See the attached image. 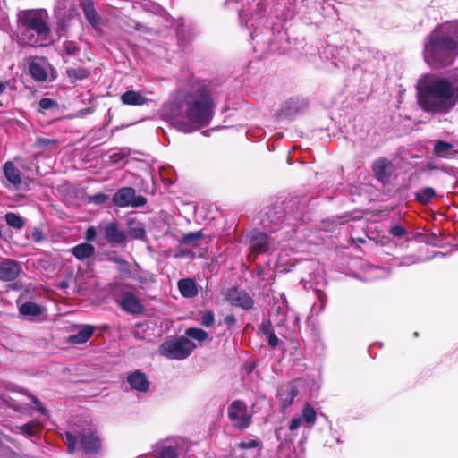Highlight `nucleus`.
I'll list each match as a JSON object with an SVG mask.
<instances>
[{"instance_id":"f257e3e1","label":"nucleus","mask_w":458,"mask_h":458,"mask_svg":"<svg viewBox=\"0 0 458 458\" xmlns=\"http://www.w3.org/2000/svg\"><path fill=\"white\" fill-rule=\"evenodd\" d=\"M458 56V23L444 22L425 38L424 59L428 66L442 69L452 65Z\"/></svg>"},{"instance_id":"f03ea898","label":"nucleus","mask_w":458,"mask_h":458,"mask_svg":"<svg viewBox=\"0 0 458 458\" xmlns=\"http://www.w3.org/2000/svg\"><path fill=\"white\" fill-rule=\"evenodd\" d=\"M48 13L45 9H28L18 13V25L22 29V40L30 47H46L49 44L50 28L47 22Z\"/></svg>"},{"instance_id":"7ed1b4c3","label":"nucleus","mask_w":458,"mask_h":458,"mask_svg":"<svg viewBox=\"0 0 458 458\" xmlns=\"http://www.w3.org/2000/svg\"><path fill=\"white\" fill-rule=\"evenodd\" d=\"M215 106L209 84L204 81L192 84L186 97V119L199 128L205 127L212 120Z\"/></svg>"},{"instance_id":"20e7f679","label":"nucleus","mask_w":458,"mask_h":458,"mask_svg":"<svg viewBox=\"0 0 458 458\" xmlns=\"http://www.w3.org/2000/svg\"><path fill=\"white\" fill-rule=\"evenodd\" d=\"M454 89L445 79L432 80L419 94L418 102L424 112L446 114L454 106Z\"/></svg>"},{"instance_id":"39448f33","label":"nucleus","mask_w":458,"mask_h":458,"mask_svg":"<svg viewBox=\"0 0 458 458\" xmlns=\"http://www.w3.org/2000/svg\"><path fill=\"white\" fill-rule=\"evenodd\" d=\"M64 442L67 445L68 454H74L78 442L81 451L86 454L96 455L101 450V440L91 431H83L78 436L71 431H65Z\"/></svg>"},{"instance_id":"423d86ee","label":"nucleus","mask_w":458,"mask_h":458,"mask_svg":"<svg viewBox=\"0 0 458 458\" xmlns=\"http://www.w3.org/2000/svg\"><path fill=\"white\" fill-rule=\"evenodd\" d=\"M193 349L194 344L189 338L182 336L160 344L159 354L169 360H182L189 357Z\"/></svg>"},{"instance_id":"0eeeda50","label":"nucleus","mask_w":458,"mask_h":458,"mask_svg":"<svg viewBox=\"0 0 458 458\" xmlns=\"http://www.w3.org/2000/svg\"><path fill=\"white\" fill-rule=\"evenodd\" d=\"M228 419L235 428L245 430L251 425V415L248 413V407L241 400L232 402L228 406Z\"/></svg>"},{"instance_id":"6e6552de","label":"nucleus","mask_w":458,"mask_h":458,"mask_svg":"<svg viewBox=\"0 0 458 458\" xmlns=\"http://www.w3.org/2000/svg\"><path fill=\"white\" fill-rule=\"evenodd\" d=\"M113 203L118 208H138L147 204V199L142 195H135V190L132 187L124 186L114 193Z\"/></svg>"},{"instance_id":"1a4fd4ad","label":"nucleus","mask_w":458,"mask_h":458,"mask_svg":"<svg viewBox=\"0 0 458 458\" xmlns=\"http://www.w3.org/2000/svg\"><path fill=\"white\" fill-rule=\"evenodd\" d=\"M225 299L233 307H239L244 310H251L253 307V299L244 290L233 286L225 293Z\"/></svg>"},{"instance_id":"9d476101","label":"nucleus","mask_w":458,"mask_h":458,"mask_svg":"<svg viewBox=\"0 0 458 458\" xmlns=\"http://www.w3.org/2000/svg\"><path fill=\"white\" fill-rule=\"evenodd\" d=\"M284 207L276 206L272 210L267 213V220L270 223H277L282 217L290 214L291 216H296L299 214V200L292 199L288 201H284Z\"/></svg>"},{"instance_id":"9b49d317","label":"nucleus","mask_w":458,"mask_h":458,"mask_svg":"<svg viewBox=\"0 0 458 458\" xmlns=\"http://www.w3.org/2000/svg\"><path fill=\"white\" fill-rule=\"evenodd\" d=\"M117 304L127 314L140 315L144 312L143 303L140 302L132 292L123 293L121 299L117 301Z\"/></svg>"},{"instance_id":"f8f14e48","label":"nucleus","mask_w":458,"mask_h":458,"mask_svg":"<svg viewBox=\"0 0 458 458\" xmlns=\"http://www.w3.org/2000/svg\"><path fill=\"white\" fill-rule=\"evenodd\" d=\"M308 107V100L304 97H291L281 106L280 115L293 116Z\"/></svg>"},{"instance_id":"ddd939ff","label":"nucleus","mask_w":458,"mask_h":458,"mask_svg":"<svg viewBox=\"0 0 458 458\" xmlns=\"http://www.w3.org/2000/svg\"><path fill=\"white\" fill-rule=\"evenodd\" d=\"M392 161L386 157H378L372 163V172L375 178L381 183H386L392 174Z\"/></svg>"},{"instance_id":"4468645a","label":"nucleus","mask_w":458,"mask_h":458,"mask_svg":"<svg viewBox=\"0 0 458 458\" xmlns=\"http://www.w3.org/2000/svg\"><path fill=\"white\" fill-rule=\"evenodd\" d=\"M104 237L113 245H125L127 234L118 227L117 222H109L104 227Z\"/></svg>"},{"instance_id":"2eb2a0df","label":"nucleus","mask_w":458,"mask_h":458,"mask_svg":"<svg viewBox=\"0 0 458 458\" xmlns=\"http://www.w3.org/2000/svg\"><path fill=\"white\" fill-rule=\"evenodd\" d=\"M21 267L18 261L5 259L0 263V281L12 282L19 277Z\"/></svg>"},{"instance_id":"dca6fc26","label":"nucleus","mask_w":458,"mask_h":458,"mask_svg":"<svg viewBox=\"0 0 458 458\" xmlns=\"http://www.w3.org/2000/svg\"><path fill=\"white\" fill-rule=\"evenodd\" d=\"M268 236L264 232H253L250 235V254L254 257L268 251Z\"/></svg>"},{"instance_id":"f3484780","label":"nucleus","mask_w":458,"mask_h":458,"mask_svg":"<svg viewBox=\"0 0 458 458\" xmlns=\"http://www.w3.org/2000/svg\"><path fill=\"white\" fill-rule=\"evenodd\" d=\"M127 383L131 389L138 392L147 393L149 391L150 382L143 371L136 369L127 375Z\"/></svg>"},{"instance_id":"a211bd4d","label":"nucleus","mask_w":458,"mask_h":458,"mask_svg":"<svg viewBox=\"0 0 458 458\" xmlns=\"http://www.w3.org/2000/svg\"><path fill=\"white\" fill-rule=\"evenodd\" d=\"M126 234L132 240H147V231L145 230L144 223L138 221L136 218H130L127 221Z\"/></svg>"},{"instance_id":"6ab92c4d","label":"nucleus","mask_w":458,"mask_h":458,"mask_svg":"<svg viewBox=\"0 0 458 458\" xmlns=\"http://www.w3.org/2000/svg\"><path fill=\"white\" fill-rule=\"evenodd\" d=\"M432 153L438 158H450L457 154V150L454 149V146L451 142L437 140L434 143Z\"/></svg>"},{"instance_id":"aec40b11","label":"nucleus","mask_w":458,"mask_h":458,"mask_svg":"<svg viewBox=\"0 0 458 458\" xmlns=\"http://www.w3.org/2000/svg\"><path fill=\"white\" fill-rule=\"evenodd\" d=\"M95 327L91 325H85L79 329L77 334L71 335L67 338V343L71 344H85L90 340L91 335L94 334Z\"/></svg>"},{"instance_id":"412c9836","label":"nucleus","mask_w":458,"mask_h":458,"mask_svg":"<svg viewBox=\"0 0 458 458\" xmlns=\"http://www.w3.org/2000/svg\"><path fill=\"white\" fill-rule=\"evenodd\" d=\"M177 290L184 298H194L199 294L196 282L193 278H183L177 282Z\"/></svg>"},{"instance_id":"4be33fe9","label":"nucleus","mask_w":458,"mask_h":458,"mask_svg":"<svg viewBox=\"0 0 458 458\" xmlns=\"http://www.w3.org/2000/svg\"><path fill=\"white\" fill-rule=\"evenodd\" d=\"M297 395L298 388L293 384H284L278 390V396H280L284 409L290 407Z\"/></svg>"},{"instance_id":"5701e85b","label":"nucleus","mask_w":458,"mask_h":458,"mask_svg":"<svg viewBox=\"0 0 458 458\" xmlns=\"http://www.w3.org/2000/svg\"><path fill=\"white\" fill-rule=\"evenodd\" d=\"M79 5H81V10H83L88 23L93 26V28L98 27L99 24V15L95 11L94 2L92 0H81Z\"/></svg>"},{"instance_id":"b1692460","label":"nucleus","mask_w":458,"mask_h":458,"mask_svg":"<svg viewBox=\"0 0 458 458\" xmlns=\"http://www.w3.org/2000/svg\"><path fill=\"white\" fill-rule=\"evenodd\" d=\"M35 59H45L41 57H34L31 56L28 58V68L30 76H31L34 81L38 82H44L47 81V72L45 68L42 67L39 64L35 62Z\"/></svg>"},{"instance_id":"393cba45","label":"nucleus","mask_w":458,"mask_h":458,"mask_svg":"<svg viewBox=\"0 0 458 458\" xmlns=\"http://www.w3.org/2000/svg\"><path fill=\"white\" fill-rule=\"evenodd\" d=\"M71 253L73 254L75 259L79 261H84L94 256L95 247L89 242L80 243L72 248Z\"/></svg>"},{"instance_id":"a878e982","label":"nucleus","mask_w":458,"mask_h":458,"mask_svg":"<svg viewBox=\"0 0 458 458\" xmlns=\"http://www.w3.org/2000/svg\"><path fill=\"white\" fill-rule=\"evenodd\" d=\"M259 331L267 336L268 347H270L272 350H275L276 347H278L281 342L275 335V332H273L271 321L265 320L261 322V324L259 325Z\"/></svg>"},{"instance_id":"bb28decb","label":"nucleus","mask_w":458,"mask_h":458,"mask_svg":"<svg viewBox=\"0 0 458 458\" xmlns=\"http://www.w3.org/2000/svg\"><path fill=\"white\" fill-rule=\"evenodd\" d=\"M3 173L4 176H5L6 180H8L10 183L13 185H20L21 182H22L20 170L15 166V165H13L12 161H8L4 164Z\"/></svg>"},{"instance_id":"cd10ccee","label":"nucleus","mask_w":458,"mask_h":458,"mask_svg":"<svg viewBox=\"0 0 458 458\" xmlns=\"http://www.w3.org/2000/svg\"><path fill=\"white\" fill-rule=\"evenodd\" d=\"M44 311L41 305L32 301H26L19 308L20 314L26 318L39 317Z\"/></svg>"},{"instance_id":"c85d7f7f","label":"nucleus","mask_w":458,"mask_h":458,"mask_svg":"<svg viewBox=\"0 0 458 458\" xmlns=\"http://www.w3.org/2000/svg\"><path fill=\"white\" fill-rule=\"evenodd\" d=\"M121 102L127 106H142L145 104V98L138 91L129 90L121 95Z\"/></svg>"},{"instance_id":"c756f323","label":"nucleus","mask_w":458,"mask_h":458,"mask_svg":"<svg viewBox=\"0 0 458 458\" xmlns=\"http://www.w3.org/2000/svg\"><path fill=\"white\" fill-rule=\"evenodd\" d=\"M434 197H436V191L431 186H426L415 193V200L422 206L428 205Z\"/></svg>"},{"instance_id":"7c9ffc66","label":"nucleus","mask_w":458,"mask_h":458,"mask_svg":"<svg viewBox=\"0 0 458 458\" xmlns=\"http://www.w3.org/2000/svg\"><path fill=\"white\" fill-rule=\"evenodd\" d=\"M58 102L53 98H43L38 101V112L46 115L49 112L58 111Z\"/></svg>"},{"instance_id":"2f4dec72","label":"nucleus","mask_w":458,"mask_h":458,"mask_svg":"<svg viewBox=\"0 0 458 458\" xmlns=\"http://www.w3.org/2000/svg\"><path fill=\"white\" fill-rule=\"evenodd\" d=\"M65 73H67L72 83H74L77 81H84L90 75V72L87 68H69Z\"/></svg>"},{"instance_id":"473e14b6","label":"nucleus","mask_w":458,"mask_h":458,"mask_svg":"<svg viewBox=\"0 0 458 458\" xmlns=\"http://www.w3.org/2000/svg\"><path fill=\"white\" fill-rule=\"evenodd\" d=\"M32 147H34L35 149L41 150L53 149L58 147V140L38 137L35 140Z\"/></svg>"},{"instance_id":"72a5a7b5","label":"nucleus","mask_w":458,"mask_h":458,"mask_svg":"<svg viewBox=\"0 0 458 458\" xmlns=\"http://www.w3.org/2000/svg\"><path fill=\"white\" fill-rule=\"evenodd\" d=\"M19 430L21 434L25 435L26 437H31L39 432L40 425L38 422L32 420L19 427Z\"/></svg>"},{"instance_id":"f704fd0d","label":"nucleus","mask_w":458,"mask_h":458,"mask_svg":"<svg viewBox=\"0 0 458 458\" xmlns=\"http://www.w3.org/2000/svg\"><path fill=\"white\" fill-rule=\"evenodd\" d=\"M4 217H5L6 224L15 230H21L24 226V220L22 217L14 213H6Z\"/></svg>"},{"instance_id":"c9c22d12","label":"nucleus","mask_w":458,"mask_h":458,"mask_svg":"<svg viewBox=\"0 0 458 458\" xmlns=\"http://www.w3.org/2000/svg\"><path fill=\"white\" fill-rule=\"evenodd\" d=\"M203 239V233L201 231L198 232H190L182 236V239L179 240L180 244H192L196 246L199 242Z\"/></svg>"},{"instance_id":"e433bc0d","label":"nucleus","mask_w":458,"mask_h":458,"mask_svg":"<svg viewBox=\"0 0 458 458\" xmlns=\"http://www.w3.org/2000/svg\"><path fill=\"white\" fill-rule=\"evenodd\" d=\"M304 422L313 425L315 423V420L317 419V412H315L314 408L311 407L310 403H306L302 410V417H301Z\"/></svg>"},{"instance_id":"4c0bfd02","label":"nucleus","mask_w":458,"mask_h":458,"mask_svg":"<svg viewBox=\"0 0 458 458\" xmlns=\"http://www.w3.org/2000/svg\"><path fill=\"white\" fill-rule=\"evenodd\" d=\"M185 334L188 337L199 342L205 341L208 337V334L205 330L198 327H190L186 329Z\"/></svg>"},{"instance_id":"58836bf2","label":"nucleus","mask_w":458,"mask_h":458,"mask_svg":"<svg viewBox=\"0 0 458 458\" xmlns=\"http://www.w3.org/2000/svg\"><path fill=\"white\" fill-rule=\"evenodd\" d=\"M64 53L68 56H77L80 52V47L75 41H64Z\"/></svg>"},{"instance_id":"ea45409f","label":"nucleus","mask_w":458,"mask_h":458,"mask_svg":"<svg viewBox=\"0 0 458 458\" xmlns=\"http://www.w3.org/2000/svg\"><path fill=\"white\" fill-rule=\"evenodd\" d=\"M108 200V196L106 193H95L94 195L88 196V202L98 206L105 204Z\"/></svg>"},{"instance_id":"a19ab883","label":"nucleus","mask_w":458,"mask_h":458,"mask_svg":"<svg viewBox=\"0 0 458 458\" xmlns=\"http://www.w3.org/2000/svg\"><path fill=\"white\" fill-rule=\"evenodd\" d=\"M157 458H177L176 449L173 446H165L157 453Z\"/></svg>"},{"instance_id":"79ce46f5","label":"nucleus","mask_w":458,"mask_h":458,"mask_svg":"<svg viewBox=\"0 0 458 458\" xmlns=\"http://www.w3.org/2000/svg\"><path fill=\"white\" fill-rule=\"evenodd\" d=\"M214 323V313L211 310H207L201 315V325L208 327L213 326Z\"/></svg>"},{"instance_id":"37998d69","label":"nucleus","mask_w":458,"mask_h":458,"mask_svg":"<svg viewBox=\"0 0 458 458\" xmlns=\"http://www.w3.org/2000/svg\"><path fill=\"white\" fill-rule=\"evenodd\" d=\"M239 448L241 449H252L261 446V441L257 439H249L247 441H242L238 444Z\"/></svg>"},{"instance_id":"c03bdc74","label":"nucleus","mask_w":458,"mask_h":458,"mask_svg":"<svg viewBox=\"0 0 458 458\" xmlns=\"http://www.w3.org/2000/svg\"><path fill=\"white\" fill-rule=\"evenodd\" d=\"M31 237L32 241L38 243L45 240V234L43 233L42 230L39 229L38 227H35L34 229H32Z\"/></svg>"},{"instance_id":"a18cd8bd","label":"nucleus","mask_w":458,"mask_h":458,"mask_svg":"<svg viewBox=\"0 0 458 458\" xmlns=\"http://www.w3.org/2000/svg\"><path fill=\"white\" fill-rule=\"evenodd\" d=\"M389 233H391L393 236L403 237V235H405L406 230L402 225H395L392 226L391 229H389Z\"/></svg>"},{"instance_id":"49530a36","label":"nucleus","mask_w":458,"mask_h":458,"mask_svg":"<svg viewBox=\"0 0 458 458\" xmlns=\"http://www.w3.org/2000/svg\"><path fill=\"white\" fill-rule=\"evenodd\" d=\"M30 399H31L32 403H35L36 408H38V411L41 412L42 414L46 413V408L42 405V403L38 400V398L36 397V395L30 394H29Z\"/></svg>"},{"instance_id":"de8ad7c7","label":"nucleus","mask_w":458,"mask_h":458,"mask_svg":"<svg viewBox=\"0 0 458 458\" xmlns=\"http://www.w3.org/2000/svg\"><path fill=\"white\" fill-rule=\"evenodd\" d=\"M96 237V230L94 227H88L87 233H85V240L88 241V242H93Z\"/></svg>"},{"instance_id":"09e8293b","label":"nucleus","mask_w":458,"mask_h":458,"mask_svg":"<svg viewBox=\"0 0 458 458\" xmlns=\"http://www.w3.org/2000/svg\"><path fill=\"white\" fill-rule=\"evenodd\" d=\"M301 417L292 419L290 426H288V429H290L291 431L297 430V428L301 426Z\"/></svg>"},{"instance_id":"8fccbe9b","label":"nucleus","mask_w":458,"mask_h":458,"mask_svg":"<svg viewBox=\"0 0 458 458\" xmlns=\"http://www.w3.org/2000/svg\"><path fill=\"white\" fill-rule=\"evenodd\" d=\"M114 262H116V264L120 265L121 269H123V270L128 271V268H130V264L123 259H114Z\"/></svg>"},{"instance_id":"3c124183","label":"nucleus","mask_w":458,"mask_h":458,"mask_svg":"<svg viewBox=\"0 0 458 458\" xmlns=\"http://www.w3.org/2000/svg\"><path fill=\"white\" fill-rule=\"evenodd\" d=\"M236 320L233 315H227L225 318V324L228 327H233L235 326Z\"/></svg>"},{"instance_id":"603ef678","label":"nucleus","mask_w":458,"mask_h":458,"mask_svg":"<svg viewBox=\"0 0 458 458\" xmlns=\"http://www.w3.org/2000/svg\"><path fill=\"white\" fill-rule=\"evenodd\" d=\"M5 89H6V82L0 81V95L3 94V92Z\"/></svg>"},{"instance_id":"864d4df0","label":"nucleus","mask_w":458,"mask_h":458,"mask_svg":"<svg viewBox=\"0 0 458 458\" xmlns=\"http://www.w3.org/2000/svg\"><path fill=\"white\" fill-rule=\"evenodd\" d=\"M65 31V26L64 25H62L60 27H58V35L61 36L62 35V32H64Z\"/></svg>"},{"instance_id":"5fc2aeb1","label":"nucleus","mask_w":458,"mask_h":458,"mask_svg":"<svg viewBox=\"0 0 458 458\" xmlns=\"http://www.w3.org/2000/svg\"><path fill=\"white\" fill-rule=\"evenodd\" d=\"M59 287L66 288L68 287V284L66 282H61V284H59Z\"/></svg>"},{"instance_id":"6e6d98bb","label":"nucleus","mask_w":458,"mask_h":458,"mask_svg":"<svg viewBox=\"0 0 458 458\" xmlns=\"http://www.w3.org/2000/svg\"><path fill=\"white\" fill-rule=\"evenodd\" d=\"M3 237V233H1V227H0V238Z\"/></svg>"},{"instance_id":"4d7b16f0","label":"nucleus","mask_w":458,"mask_h":458,"mask_svg":"<svg viewBox=\"0 0 458 458\" xmlns=\"http://www.w3.org/2000/svg\"><path fill=\"white\" fill-rule=\"evenodd\" d=\"M0 447H1V439H0Z\"/></svg>"}]
</instances>
